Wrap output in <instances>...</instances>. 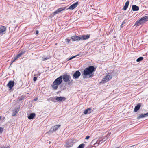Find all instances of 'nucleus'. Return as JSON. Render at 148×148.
Masks as SVG:
<instances>
[{"mask_svg": "<svg viewBox=\"0 0 148 148\" xmlns=\"http://www.w3.org/2000/svg\"><path fill=\"white\" fill-rule=\"evenodd\" d=\"M95 71V69L93 66H90L86 68L83 71L84 76L83 77V78H86V77L88 75H89V77H92L93 76V74L92 73Z\"/></svg>", "mask_w": 148, "mask_h": 148, "instance_id": "obj_1", "label": "nucleus"}, {"mask_svg": "<svg viewBox=\"0 0 148 148\" xmlns=\"http://www.w3.org/2000/svg\"><path fill=\"white\" fill-rule=\"evenodd\" d=\"M78 4V2H75V3L71 5L68 8H67V7H61L59 8L58 9H57L56 11L53 12V14H54V15H55L56 14H57L59 13L60 12L64 10H73L77 6Z\"/></svg>", "mask_w": 148, "mask_h": 148, "instance_id": "obj_2", "label": "nucleus"}, {"mask_svg": "<svg viewBox=\"0 0 148 148\" xmlns=\"http://www.w3.org/2000/svg\"><path fill=\"white\" fill-rule=\"evenodd\" d=\"M62 77V75L60 76L53 82L52 85L53 89L56 90L57 89L58 86L62 83L63 81Z\"/></svg>", "mask_w": 148, "mask_h": 148, "instance_id": "obj_3", "label": "nucleus"}, {"mask_svg": "<svg viewBox=\"0 0 148 148\" xmlns=\"http://www.w3.org/2000/svg\"><path fill=\"white\" fill-rule=\"evenodd\" d=\"M148 21V15L142 17L139 20L137 21L135 23L134 25L136 26L140 25L142 24H143Z\"/></svg>", "mask_w": 148, "mask_h": 148, "instance_id": "obj_4", "label": "nucleus"}, {"mask_svg": "<svg viewBox=\"0 0 148 148\" xmlns=\"http://www.w3.org/2000/svg\"><path fill=\"white\" fill-rule=\"evenodd\" d=\"M62 78L65 82H67L70 81L71 77L70 75H68L67 73L64 74L62 75Z\"/></svg>", "mask_w": 148, "mask_h": 148, "instance_id": "obj_5", "label": "nucleus"}, {"mask_svg": "<svg viewBox=\"0 0 148 148\" xmlns=\"http://www.w3.org/2000/svg\"><path fill=\"white\" fill-rule=\"evenodd\" d=\"M73 141V139L67 140L65 145V147L66 148H69L72 147L74 143Z\"/></svg>", "mask_w": 148, "mask_h": 148, "instance_id": "obj_6", "label": "nucleus"}, {"mask_svg": "<svg viewBox=\"0 0 148 148\" xmlns=\"http://www.w3.org/2000/svg\"><path fill=\"white\" fill-rule=\"evenodd\" d=\"M112 78L111 75H107L106 76H104L103 79L102 80L101 83H105L110 80Z\"/></svg>", "mask_w": 148, "mask_h": 148, "instance_id": "obj_7", "label": "nucleus"}, {"mask_svg": "<svg viewBox=\"0 0 148 148\" xmlns=\"http://www.w3.org/2000/svg\"><path fill=\"white\" fill-rule=\"evenodd\" d=\"M6 27L3 26H0V36H2L5 34L6 32Z\"/></svg>", "mask_w": 148, "mask_h": 148, "instance_id": "obj_8", "label": "nucleus"}, {"mask_svg": "<svg viewBox=\"0 0 148 148\" xmlns=\"http://www.w3.org/2000/svg\"><path fill=\"white\" fill-rule=\"evenodd\" d=\"M61 125H57L51 128L49 132L53 133V132L56 131L58 129Z\"/></svg>", "mask_w": 148, "mask_h": 148, "instance_id": "obj_9", "label": "nucleus"}, {"mask_svg": "<svg viewBox=\"0 0 148 148\" xmlns=\"http://www.w3.org/2000/svg\"><path fill=\"white\" fill-rule=\"evenodd\" d=\"M71 38L72 41H79L81 40L80 36H79L76 35L73 36H71Z\"/></svg>", "mask_w": 148, "mask_h": 148, "instance_id": "obj_10", "label": "nucleus"}, {"mask_svg": "<svg viewBox=\"0 0 148 148\" xmlns=\"http://www.w3.org/2000/svg\"><path fill=\"white\" fill-rule=\"evenodd\" d=\"M14 81H10L7 84V86L9 88L10 90L12 89V87L14 86Z\"/></svg>", "mask_w": 148, "mask_h": 148, "instance_id": "obj_11", "label": "nucleus"}, {"mask_svg": "<svg viewBox=\"0 0 148 148\" xmlns=\"http://www.w3.org/2000/svg\"><path fill=\"white\" fill-rule=\"evenodd\" d=\"M81 75L80 72L79 71H76L73 75V77L74 79L78 78Z\"/></svg>", "mask_w": 148, "mask_h": 148, "instance_id": "obj_12", "label": "nucleus"}, {"mask_svg": "<svg viewBox=\"0 0 148 148\" xmlns=\"http://www.w3.org/2000/svg\"><path fill=\"white\" fill-rule=\"evenodd\" d=\"M90 36V35L87 34L86 35H80V37L81 40H84L88 39Z\"/></svg>", "mask_w": 148, "mask_h": 148, "instance_id": "obj_13", "label": "nucleus"}, {"mask_svg": "<svg viewBox=\"0 0 148 148\" xmlns=\"http://www.w3.org/2000/svg\"><path fill=\"white\" fill-rule=\"evenodd\" d=\"M66 98L64 97H56V100L57 101L60 102L62 101H64L65 100Z\"/></svg>", "mask_w": 148, "mask_h": 148, "instance_id": "obj_14", "label": "nucleus"}, {"mask_svg": "<svg viewBox=\"0 0 148 148\" xmlns=\"http://www.w3.org/2000/svg\"><path fill=\"white\" fill-rule=\"evenodd\" d=\"M92 110L90 108H88L85 110L84 112V114H89L91 112Z\"/></svg>", "mask_w": 148, "mask_h": 148, "instance_id": "obj_15", "label": "nucleus"}, {"mask_svg": "<svg viewBox=\"0 0 148 148\" xmlns=\"http://www.w3.org/2000/svg\"><path fill=\"white\" fill-rule=\"evenodd\" d=\"M141 107V104L140 103H138L137 104V105L135 107L134 110V111L135 112H136Z\"/></svg>", "mask_w": 148, "mask_h": 148, "instance_id": "obj_16", "label": "nucleus"}, {"mask_svg": "<svg viewBox=\"0 0 148 148\" xmlns=\"http://www.w3.org/2000/svg\"><path fill=\"white\" fill-rule=\"evenodd\" d=\"M132 8L133 11H137L139 10V7L135 5H133Z\"/></svg>", "mask_w": 148, "mask_h": 148, "instance_id": "obj_17", "label": "nucleus"}, {"mask_svg": "<svg viewBox=\"0 0 148 148\" xmlns=\"http://www.w3.org/2000/svg\"><path fill=\"white\" fill-rule=\"evenodd\" d=\"M35 116V114L34 113H32L29 114L28 117L29 119H32L34 118Z\"/></svg>", "mask_w": 148, "mask_h": 148, "instance_id": "obj_18", "label": "nucleus"}, {"mask_svg": "<svg viewBox=\"0 0 148 148\" xmlns=\"http://www.w3.org/2000/svg\"><path fill=\"white\" fill-rule=\"evenodd\" d=\"M129 3V1H127L125 3V5L124 6L123 8V9L124 10H126L127 8Z\"/></svg>", "mask_w": 148, "mask_h": 148, "instance_id": "obj_19", "label": "nucleus"}, {"mask_svg": "<svg viewBox=\"0 0 148 148\" xmlns=\"http://www.w3.org/2000/svg\"><path fill=\"white\" fill-rule=\"evenodd\" d=\"M56 99L53 97H50L49 99H48L47 100L48 101H52L55 102Z\"/></svg>", "mask_w": 148, "mask_h": 148, "instance_id": "obj_20", "label": "nucleus"}, {"mask_svg": "<svg viewBox=\"0 0 148 148\" xmlns=\"http://www.w3.org/2000/svg\"><path fill=\"white\" fill-rule=\"evenodd\" d=\"M145 117V114H140L139 115V116L137 117V119H139L141 118H143Z\"/></svg>", "mask_w": 148, "mask_h": 148, "instance_id": "obj_21", "label": "nucleus"}, {"mask_svg": "<svg viewBox=\"0 0 148 148\" xmlns=\"http://www.w3.org/2000/svg\"><path fill=\"white\" fill-rule=\"evenodd\" d=\"M71 40H72L71 38H66L65 39V42L67 44H69L70 42L71 41Z\"/></svg>", "mask_w": 148, "mask_h": 148, "instance_id": "obj_22", "label": "nucleus"}, {"mask_svg": "<svg viewBox=\"0 0 148 148\" xmlns=\"http://www.w3.org/2000/svg\"><path fill=\"white\" fill-rule=\"evenodd\" d=\"M19 58V56H18V55H17L14 58L12 59V62H15V60Z\"/></svg>", "mask_w": 148, "mask_h": 148, "instance_id": "obj_23", "label": "nucleus"}, {"mask_svg": "<svg viewBox=\"0 0 148 148\" xmlns=\"http://www.w3.org/2000/svg\"><path fill=\"white\" fill-rule=\"evenodd\" d=\"M143 57H140L138 58L136 60L137 62H139L141 61L143 59Z\"/></svg>", "mask_w": 148, "mask_h": 148, "instance_id": "obj_24", "label": "nucleus"}, {"mask_svg": "<svg viewBox=\"0 0 148 148\" xmlns=\"http://www.w3.org/2000/svg\"><path fill=\"white\" fill-rule=\"evenodd\" d=\"M85 146V144H80L78 147L77 148H84Z\"/></svg>", "mask_w": 148, "mask_h": 148, "instance_id": "obj_25", "label": "nucleus"}, {"mask_svg": "<svg viewBox=\"0 0 148 148\" xmlns=\"http://www.w3.org/2000/svg\"><path fill=\"white\" fill-rule=\"evenodd\" d=\"M25 52V51L21 52H20L19 54H18V56H19V57H20L22 55H23L24 54Z\"/></svg>", "mask_w": 148, "mask_h": 148, "instance_id": "obj_26", "label": "nucleus"}, {"mask_svg": "<svg viewBox=\"0 0 148 148\" xmlns=\"http://www.w3.org/2000/svg\"><path fill=\"white\" fill-rule=\"evenodd\" d=\"M78 55H79V54H77V55L75 56H72L71 58H70L69 59H68V60H71V59L75 58V57H76V56H78Z\"/></svg>", "mask_w": 148, "mask_h": 148, "instance_id": "obj_27", "label": "nucleus"}, {"mask_svg": "<svg viewBox=\"0 0 148 148\" xmlns=\"http://www.w3.org/2000/svg\"><path fill=\"white\" fill-rule=\"evenodd\" d=\"M126 20H125L122 22L121 26L122 27H123V25L125 23H126Z\"/></svg>", "mask_w": 148, "mask_h": 148, "instance_id": "obj_28", "label": "nucleus"}, {"mask_svg": "<svg viewBox=\"0 0 148 148\" xmlns=\"http://www.w3.org/2000/svg\"><path fill=\"white\" fill-rule=\"evenodd\" d=\"M3 131V129L0 127V134H1Z\"/></svg>", "mask_w": 148, "mask_h": 148, "instance_id": "obj_29", "label": "nucleus"}, {"mask_svg": "<svg viewBox=\"0 0 148 148\" xmlns=\"http://www.w3.org/2000/svg\"><path fill=\"white\" fill-rule=\"evenodd\" d=\"M23 99H24V97L22 96L19 99V101H22L23 100Z\"/></svg>", "mask_w": 148, "mask_h": 148, "instance_id": "obj_30", "label": "nucleus"}, {"mask_svg": "<svg viewBox=\"0 0 148 148\" xmlns=\"http://www.w3.org/2000/svg\"><path fill=\"white\" fill-rule=\"evenodd\" d=\"M37 80V78L36 77H34L33 78V80L35 82Z\"/></svg>", "mask_w": 148, "mask_h": 148, "instance_id": "obj_31", "label": "nucleus"}, {"mask_svg": "<svg viewBox=\"0 0 148 148\" xmlns=\"http://www.w3.org/2000/svg\"><path fill=\"white\" fill-rule=\"evenodd\" d=\"M49 59V58H44L43 59V60H42L43 61H45V60H47V59Z\"/></svg>", "mask_w": 148, "mask_h": 148, "instance_id": "obj_32", "label": "nucleus"}, {"mask_svg": "<svg viewBox=\"0 0 148 148\" xmlns=\"http://www.w3.org/2000/svg\"><path fill=\"white\" fill-rule=\"evenodd\" d=\"M18 111H19V110L18 109H17V110H15V112L17 114Z\"/></svg>", "mask_w": 148, "mask_h": 148, "instance_id": "obj_33", "label": "nucleus"}, {"mask_svg": "<svg viewBox=\"0 0 148 148\" xmlns=\"http://www.w3.org/2000/svg\"><path fill=\"white\" fill-rule=\"evenodd\" d=\"M1 148H10L8 146H7V147L5 146V147H1Z\"/></svg>", "mask_w": 148, "mask_h": 148, "instance_id": "obj_34", "label": "nucleus"}, {"mask_svg": "<svg viewBox=\"0 0 148 148\" xmlns=\"http://www.w3.org/2000/svg\"><path fill=\"white\" fill-rule=\"evenodd\" d=\"M89 138H90L89 136H86L85 138V139H88Z\"/></svg>", "mask_w": 148, "mask_h": 148, "instance_id": "obj_35", "label": "nucleus"}, {"mask_svg": "<svg viewBox=\"0 0 148 148\" xmlns=\"http://www.w3.org/2000/svg\"><path fill=\"white\" fill-rule=\"evenodd\" d=\"M16 114V113H15V112H13V114H12V116H15Z\"/></svg>", "mask_w": 148, "mask_h": 148, "instance_id": "obj_36", "label": "nucleus"}, {"mask_svg": "<svg viewBox=\"0 0 148 148\" xmlns=\"http://www.w3.org/2000/svg\"><path fill=\"white\" fill-rule=\"evenodd\" d=\"M145 117L148 116V112L145 114Z\"/></svg>", "mask_w": 148, "mask_h": 148, "instance_id": "obj_37", "label": "nucleus"}, {"mask_svg": "<svg viewBox=\"0 0 148 148\" xmlns=\"http://www.w3.org/2000/svg\"><path fill=\"white\" fill-rule=\"evenodd\" d=\"M40 74H41L40 73H38V74H37V75L39 76H40Z\"/></svg>", "mask_w": 148, "mask_h": 148, "instance_id": "obj_38", "label": "nucleus"}, {"mask_svg": "<svg viewBox=\"0 0 148 148\" xmlns=\"http://www.w3.org/2000/svg\"><path fill=\"white\" fill-rule=\"evenodd\" d=\"M36 34H38V30L36 31Z\"/></svg>", "mask_w": 148, "mask_h": 148, "instance_id": "obj_39", "label": "nucleus"}, {"mask_svg": "<svg viewBox=\"0 0 148 148\" xmlns=\"http://www.w3.org/2000/svg\"><path fill=\"white\" fill-rule=\"evenodd\" d=\"M37 98H35V99H34V101H36V100H37Z\"/></svg>", "mask_w": 148, "mask_h": 148, "instance_id": "obj_40", "label": "nucleus"}, {"mask_svg": "<svg viewBox=\"0 0 148 148\" xmlns=\"http://www.w3.org/2000/svg\"><path fill=\"white\" fill-rule=\"evenodd\" d=\"M3 121H5V117H3Z\"/></svg>", "mask_w": 148, "mask_h": 148, "instance_id": "obj_41", "label": "nucleus"}, {"mask_svg": "<svg viewBox=\"0 0 148 148\" xmlns=\"http://www.w3.org/2000/svg\"><path fill=\"white\" fill-rule=\"evenodd\" d=\"M49 143H51V142H50H50H49Z\"/></svg>", "mask_w": 148, "mask_h": 148, "instance_id": "obj_42", "label": "nucleus"}]
</instances>
